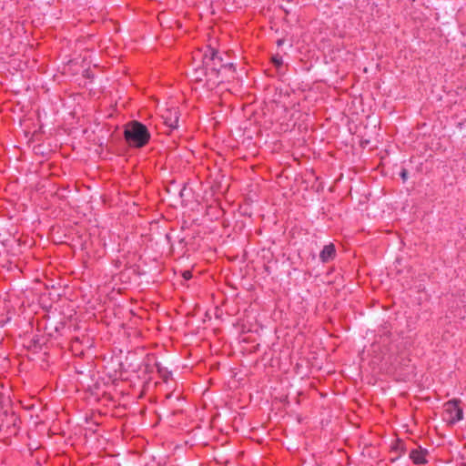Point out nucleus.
<instances>
[{
  "instance_id": "1",
  "label": "nucleus",
  "mask_w": 466,
  "mask_h": 466,
  "mask_svg": "<svg viewBox=\"0 0 466 466\" xmlns=\"http://www.w3.org/2000/svg\"><path fill=\"white\" fill-rule=\"evenodd\" d=\"M124 137L129 145L142 147L149 141L150 134L145 125L133 121L126 126Z\"/></svg>"
},
{
  "instance_id": "2",
  "label": "nucleus",
  "mask_w": 466,
  "mask_h": 466,
  "mask_svg": "<svg viewBox=\"0 0 466 466\" xmlns=\"http://www.w3.org/2000/svg\"><path fill=\"white\" fill-rule=\"evenodd\" d=\"M217 60H220V57L217 56V52L215 50H211L210 55H205L203 58V64L205 66V72H198V70L195 72V79L197 81H201L202 76L205 75L208 76L207 81L212 82V85H216L219 81H217L218 77V70L217 69Z\"/></svg>"
},
{
  "instance_id": "3",
  "label": "nucleus",
  "mask_w": 466,
  "mask_h": 466,
  "mask_svg": "<svg viewBox=\"0 0 466 466\" xmlns=\"http://www.w3.org/2000/svg\"><path fill=\"white\" fill-rule=\"evenodd\" d=\"M463 417V410L459 407L457 400H450L444 405L443 419L450 424L461 420Z\"/></svg>"
},
{
  "instance_id": "4",
  "label": "nucleus",
  "mask_w": 466,
  "mask_h": 466,
  "mask_svg": "<svg viewBox=\"0 0 466 466\" xmlns=\"http://www.w3.org/2000/svg\"><path fill=\"white\" fill-rule=\"evenodd\" d=\"M164 123L171 129L177 128L179 119V113L177 108H167L162 115Z\"/></svg>"
},
{
  "instance_id": "5",
  "label": "nucleus",
  "mask_w": 466,
  "mask_h": 466,
  "mask_svg": "<svg viewBox=\"0 0 466 466\" xmlns=\"http://www.w3.org/2000/svg\"><path fill=\"white\" fill-rule=\"evenodd\" d=\"M427 451L422 450L420 448L412 450L410 453V458L413 461L415 464H423L426 463V455Z\"/></svg>"
},
{
  "instance_id": "6",
  "label": "nucleus",
  "mask_w": 466,
  "mask_h": 466,
  "mask_svg": "<svg viewBox=\"0 0 466 466\" xmlns=\"http://www.w3.org/2000/svg\"><path fill=\"white\" fill-rule=\"evenodd\" d=\"M335 256V247L333 244L326 245L320 252V259L322 262H328Z\"/></svg>"
},
{
  "instance_id": "7",
  "label": "nucleus",
  "mask_w": 466,
  "mask_h": 466,
  "mask_svg": "<svg viewBox=\"0 0 466 466\" xmlns=\"http://www.w3.org/2000/svg\"><path fill=\"white\" fill-rule=\"evenodd\" d=\"M217 66H220V67L223 69L224 73L228 72V71H230L231 73L234 72V66L233 64L229 63V64H227V65H220L221 64V59L220 60H217Z\"/></svg>"
},
{
  "instance_id": "8",
  "label": "nucleus",
  "mask_w": 466,
  "mask_h": 466,
  "mask_svg": "<svg viewBox=\"0 0 466 466\" xmlns=\"http://www.w3.org/2000/svg\"><path fill=\"white\" fill-rule=\"evenodd\" d=\"M272 62L277 67H279L283 64L282 57L279 56H275L272 57Z\"/></svg>"
},
{
  "instance_id": "9",
  "label": "nucleus",
  "mask_w": 466,
  "mask_h": 466,
  "mask_svg": "<svg viewBox=\"0 0 466 466\" xmlns=\"http://www.w3.org/2000/svg\"><path fill=\"white\" fill-rule=\"evenodd\" d=\"M182 277H183L185 279H187H187H191L192 274H191V272H190L189 270H184V271L182 272Z\"/></svg>"
},
{
  "instance_id": "10",
  "label": "nucleus",
  "mask_w": 466,
  "mask_h": 466,
  "mask_svg": "<svg viewBox=\"0 0 466 466\" xmlns=\"http://www.w3.org/2000/svg\"><path fill=\"white\" fill-rule=\"evenodd\" d=\"M400 176L402 177L403 180H406L407 179V176H408V172L407 170L403 169L400 173Z\"/></svg>"
},
{
  "instance_id": "11",
  "label": "nucleus",
  "mask_w": 466,
  "mask_h": 466,
  "mask_svg": "<svg viewBox=\"0 0 466 466\" xmlns=\"http://www.w3.org/2000/svg\"><path fill=\"white\" fill-rule=\"evenodd\" d=\"M283 43H284V40H283V39H279V40H278V42H277L278 46H281Z\"/></svg>"
}]
</instances>
